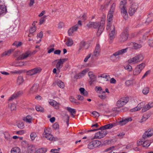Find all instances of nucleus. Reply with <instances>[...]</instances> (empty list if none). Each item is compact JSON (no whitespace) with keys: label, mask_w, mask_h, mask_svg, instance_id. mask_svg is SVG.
I'll return each mask as SVG.
<instances>
[{"label":"nucleus","mask_w":153,"mask_h":153,"mask_svg":"<svg viewBox=\"0 0 153 153\" xmlns=\"http://www.w3.org/2000/svg\"><path fill=\"white\" fill-rule=\"evenodd\" d=\"M43 135L44 137L51 141H54L55 140V138L51 134L48 133V131H47L45 129L44 130Z\"/></svg>","instance_id":"9"},{"label":"nucleus","mask_w":153,"mask_h":153,"mask_svg":"<svg viewBox=\"0 0 153 153\" xmlns=\"http://www.w3.org/2000/svg\"><path fill=\"white\" fill-rule=\"evenodd\" d=\"M24 125L23 122H19L18 124V127L21 129H22L24 127Z\"/></svg>","instance_id":"61"},{"label":"nucleus","mask_w":153,"mask_h":153,"mask_svg":"<svg viewBox=\"0 0 153 153\" xmlns=\"http://www.w3.org/2000/svg\"><path fill=\"white\" fill-rule=\"evenodd\" d=\"M114 125L112 124H108L105 125V129H110L113 127L114 126Z\"/></svg>","instance_id":"55"},{"label":"nucleus","mask_w":153,"mask_h":153,"mask_svg":"<svg viewBox=\"0 0 153 153\" xmlns=\"http://www.w3.org/2000/svg\"><path fill=\"white\" fill-rule=\"evenodd\" d=\"M39 86L36 84H34L31 87L29 91L30 94H33L36 93L38 91Z\"/></svg>","instance_id":"12"},{"label":"nucleus","mask_w":153,"mask_h":153,"mask_svg":"<svg viewBox=\"0 0 153 153\" xmlns=\"http://www.w3.org/2000/svg\"><path fill=\"white\" fill-rule=\"evenodd\" d=\"M104 137V135H102V132L101 131H99L96 133L94 136L91 139L92 140L96 139H99Z\"/></svg>","instance_id":"21"},{"label":"nucleus","mask_w":153,"mask_h":153,"mask_svg":"<svg viewBox=\"0 0 153 153\" xmlns=\"http://www.w3.org/2000/svg\"><path fill=\"white\" fill-rule=\"evenodd\" d=\"M153 20V14L151 13L149 14L148 17L146 21V23L148 25Z\"/></svg>","instance_id":"22"},{"label":"nucleus","mask_w":153,"mask_h":153,"mask_svg":"<svg viewBox=\"0 0 153 153\" xmlns=\"http://www.w3.org/2000/svg\"><path fill=\"white\" fill-rule=\"evenodd\" d=\"M14 50L13 49H10L8 51H5L2 54V56H9L13 52Z\"/></svg>","instance_id":"27"},{"label":"nucleus","mask_w":153,"mask_h":153,"mask_svg":"<svg viewBox=\"0 0 153 153\" xmlns=\"http://www.w3.org/2000/svg\"><path fill=\"white\" fill-rule=\"evenodd\" d=\"M46 17V16H43L41 18V19L40 20V21L39 22V24L40 25L42 24L45 21V18Z\"/></svg>","instance_id":"60"},{"label":"nucleus","mask_w":153,"mask_h":153,"mask_svg":"<svg viewBox=\"0 0 153 153\" xmlns=\"http://www.w3.org/2000/svg\"><path fill=\"white\" fill-rule=\"evenodd\" d=\"M113 13L108 12V13L107 15V20L109 22H110L112 20V18L113 16Z\"/></svg>","instance_id":"43"},{"label":"nucleus","mask_w":153,"mask_h":153,"mask_svg":"<svg viewBox=\"0 0 153 153\" xmlns=\"http://www.w3.org/2000/svg\"><path fill=\"white\" fill-rule=\"evenodd\" d=\"M150 108V107L149 105L147 104L145 106H143V108L142 109V111L143 112H144L149 110Z\"/></svg>","instance_id":"45"},{"label":"nucleus","mask_w":153,"mask_h":153,"mask_svg":"<svg viewBox=\"0 0 153 153\" xmlns=\"http://www.w3.org/2000/svg\"><path fill=\"white\" fill-rule=\"evenodd\" d=\"M24 62H15L13 63V65L16 67L22 66L24 65Z\"/></svg>","instance_id":"37"},{"label":"nucleus","mask_w":153,"mask_h":153,"mask_svg":"<svg viewBox=\"0 0 153 153\" xmlns=\"http://www.w3.org/2000/svg\"><path fill=\"white\" fill-rule=\"evenodd\" d=\"M116 104L117 106L119 108L122 107L124 105L122 102L120 100H119L117 102Z\"/></svg>","instance_id":"52"},{"label":"nucleus","mask_w":153,"mask_h":153,"mask_svg":"<svg viewBox=\"0 0 153 153\" xmlns=\"http://www.w3.org/2000/svg\"><path fill=\"white\" fill-rule=\"evenodd\" d=\"M102 77L103 78H105V81H108V78H109V76L106 75H105L104 74L101 75L100 76H98V77Z\"/></svg>","instance_id":"58"},{"label":"nucleus","mask_w":153,"mask_h":153,"mask_svg":"<svg viewBox=\"0 0 153 153\" xmlns=\"http://www.w3.org/2000/svg\"><path fill=\"white\" fill-rule=\"evenodd\" d=\"M151 142L150 141L148 140H146L145 141V140H143V147H149L150 144H151Z\"/></svg>","instance_id":"39"},{"label":"nucleus","mask_w":153,"mask_h":153,"mask_svg":"<svg viewBox=\"0 0 153 153\" xmlns=\"http://www.w3.org/2000/svg\"><path fill=\"white\" fill-rule=\"evenodd\" d=\"M120 100L121 101L124 105H125L128 102L129 100V98L128 97H123L121 98Z\"/></svg>","instance_id":"32"},{"label":"nucleus","mask_w":153,"mask_h":153,"mask_svg":"<svg viewBox=\"0 0 153 153\" xmlns=\"http://www.w3.org/2000/svg\"><path fill=\"white\" fill-rule=\"evenodd\" d=\"M59 125L57 123H56L53 125V128L54 129H56L59 128Z\"/></svg>","instance_id":"64"},{"label":"nucleus","mask_w":153,"mask_h":153,"mask_svg":"<svg viewBox=\"0 0 153 153\" xmlns=\"http://www.w3.org/2000/svg\"><path fill=\"white\" fill-rule=\"evenodd\" d=\"M110 31L109 34V39L111 40L114 39L115 38V28L114 25H111V27Z\"/></svg>","instance_id":"14"},{"label":"nucleus","mask_w":153,"mask_h":153,"mask_svg":"<svg viewBox=\"0 0 153 153\" xmlns=\"http://www.w3.org/2000/svg\"><path fill=\"white\" fill-rule=\"evenodd\" d=\"M24 81L22 76H19L18 77L17 79V83L19 85H20L22 84Z\"/></svg>","instance_id":"36"},{"label":"nucleus","mask_w":153,"mask_h":153,"mask_svg":"<svg viewBox=\"0 0 153 153\" xmlns=\"http://www.w3.org/2000/svg\"><path fill=\"white\" fill-rule=\"evenodd\" d=\"M78 28V25H76L70 28L68 31V35L70 36H73L74 32L76 31Z\"/></svg>","instance_id":"10"},{"label":"nucleus","mask_w":153,"mask_h":153,"mask_svg":"<svg viewBox=\"0 0 153 153\" xmlns=\"http://www.w3.org/2000/svg\"><path fill=\"white\" fill-rule=\"evenodd\" d=\"M127 0H121L119 5V8L127 7Z\"/></svg>","instance_id":"24"},{"label":"nucleus","mask_w":153,"mask_h":153,"mask_svg":"<svg viewBox=\"0 0 153 153\" xmlns=\"http://www.w3.org/2000/svg\"><path fill=\"white\" fill-rule=\"evenodd\" d=\"M31 54V52L29 51L23 53L20 56L17 58L18 60H22L24 59L27 57L29 56Z\"/></svg>","instance_id":"15"},{"label":"nucleus","mask_w":153,"mask_h":153,"mask_svg":"<svg viewBox=\"0 0 153 153\" xmlns=\"http://www.w3.org/2000/svg\"><path fill=\"white\" fill-rule=\"evenodd\" d=\"M16 94H14L12 95L8 99L9 101H12L15 98L17 97Z\"/></svg>","instance_id":"63"},{"label":"nucleus","mask_w":153,"mask_h":153,"mask_svg":"<svg viewBox=\"0 0 153 153\" xmlns=\"http://www.w3.org/2000/svg\"><path fill=\"white\" fill-rule=\"evenodd\" d=\"M43 36V33L42 31H41L39 33L37 34L36 37L37 39H38L39 38H40L39 40L37 41L36 42V43L38 44L41 41V39L42 38Z\"/></svg>","instance_id":"29"},{"label":"nucleus","mask_w":153,"mask_h":153,"mask_svg":"<svg viewBox=\"0 0 153 153\" xmlns=\"http://www.w3.org/2000/svg\"><path fill=\"white\" fill-rule=\"evenodd\" d=\"M120 100L121 101L124 105H125L128 102L129 100V98L128 97H123L121 98Z\"/></svg>","instance_id":"31"},{"label":"nucleus","mask_w":153,"mask_h":153,"mask_svg":"<svg viewBox=\"0 0 153 153\" xmlns=\"http://www.w3.org/2000/svg\"><path fill=\"white\" fill-rule=\"evenodd\" d=\"M37 136V134L35 132H32L30 135V138L32 140H34Z\"/></svg>","instance_id":"44"},{"label":"nucleus","mask_w":153,"mask_h":153,"mask_svg":"<svg viewBox=\"0 0 153 153\" xmlns=\"http://www.w3.org/2000/svg\"><path fill=\"white\" fill-rule=\"evenodd\" d=\"M56 83L58 86L61 88H63L65 87L64 83L60 80L57 81L56 82Z\"/></svg>","instance_id":"41"},{"label":"nucleus","mask_w":153,"mask_h":153,"mask_svg":"<svg viewBox=\"0 0 153 153\" xmlns=\"http://www.w3.org/2000/svg\"><path fill=\"white\" fill-rule=\"evenodd\" d=\"M153 135V129H149L145 131L143 134V139H146L147 138L151 137Z\"/></svg>","instance_id":"11"},{"label":"nucleus","mask_w":153,"mask_h":153,"mask_svg":"<svg viewBox=\"0 0 153 153\" xmlns=\"http://www.w3.org/2000/svg\"><path fill=\"white\" fill-rule=\"evenodd\" d=\"M124 68L126 70H127L129 71H131L132 70V67L131 66L128 64L124 67Z\"/></svg>","instance_id":"56"},{"label":"nucleus","mask_w":153,"mask_h":153,"mask_svg":"<svg viewBox=\"0 0 153 153\" xmlns=\"http://www.w3.org/2000/svg\"><path fill=\"white\" fill-rule=\"evenodd\" d=\"M67 109L69 112L71 113V114H75L76 113V111L74 109L71 108L69 107H67Z\"/></svg>","instance_id":"46"},{"label":"nucleus","mask_w":153,"mask_h":153,"mask_svg":"<svg viewBox=\"0 0 153 153\" xmlns=\"http://www.w3.org/2000/svg\"><path fill=\"white\" fill-rule=\"evenodd\" d=\"M36 30V27H31L29 30V32L30 33L32 34V36L33 35V33H34Z\"/></svg>","instance_id":"48"},{"label":"nucleus","mask_w":153,"mask_h":153,"mask_svg":"<svg viewBox=\"0 0 153 153\" xmlns=\"http://www.w3.org/2000/svg\"><path fill=\"white\" fill-rule=\"evenodd\" d=\"M62 66L63 64L59 61H58V62L56 65V67L57 70H59Z\"/></svg>","instance_id":"42"},{"label":"nucleus","mask_w":153,"mask_h":153,"mask_svg":"<svg viewBox=\"0 0 153 153\" xmlns=\"http://www.w3.org/2000/svg\"><path fill=\"white\" fill-rule=\"evenodd\" d=\"M99 22H90L87 24V26L89 28L93 27L94 28H97L99 26Z\"/></svg>","instance_id":"17"},{"label":"nucleus","mask_w":153,"mask_h":153,"mask_svg":"<svg viewBox=\"0 0 153 153\" xmlns=\"http://www.w3.org/2000/svg\"><path fill=\"white\" fill-rule=\"evenodd\" d=\"M47 149L45 148L39 149L36 151V153H45L47 152Z\"/></svg>","instance_id":"40"},{"label":"nucleus","mask_w":153,"mask_h":153,"mask_svg":"<svg viewBox=\"0 0 153 153\" xmlns=\"http://www.w3.org/2000/svg\"><path fill=\"white\" fill-rule=\"evenodd\" d=\"M89 47V44L87 42L83 41L82 42L80 43L78 51L79 52L83 48L85 49H87Z\"/></svg>","instance_id":"18"},{"label":"nucleus","mask_w":153,"mask_h":153,"mask_svg":"<svg viewBox=\"0 0 153 153\" xmlns=\"http://www.w3.org/2000/svg\"><path fill=\"white\" fill-rule=\"evenodd\" d=\"M120 100L121 101L124 105H125L128 102L129 100V98L128 97H123L121 98Z\"/></svg>","instance_id":"30"},{"label":"nucleus","mask_w":153,"mask_h":153,"mask_svg":"<svg viewBox=\"0 0 153 153\" xmlns=\"http://www.w3.org/2000/svg\"><path fill=\"white\" fill-rule=\"evenodd\" d=\"M144 105V102H142L139 103L136 107L134 108H133L130 110V111L131 112H134L136 111H138L140 110L142 107H143Z\"/></svg>","instance_id":"19"},{"label":"nucleus","mask_w":153,"mask_h":153,"mask_svg":"<svg viewBox=\"0 0 153 153\" xmlns=\"http://www.w3.org/2000/svg\"><path fill=\"white\" fill-rule=\"evenodd\" d=\"M90 80L89 81V83L90 85H91L93 82L96 81V76L92 72L90 71L88 73Z\"/></svg>","instance_id":"13"},{"label":"nucleus","mask_w":153,"mask_h":153,"mask_svg":"<svg viewBox=\"0 0 153 153\" xmlns=\"http://www.w3.org/2000/svg\"><path fill=\"white\" fill-rule=\"evenodd\" d=\"M128 34L126 30H125L120 36L119 40L121 42H124L128 39Z\"/></svg>","instance_id":"5"},{"label":"nucleus","mask_w":153,"mask_h":153,"mask_svg":"<svg viewBox=\"0 0 153 153\" xmlns=\"http://www.w3.org/2000/svg\"><path fill=\"white\" fill-rule=\"evenodd\" d=\"M128 49V48H126L119 50L115 52L110 57L111 59L113 62L116 61L117 59L118 60L119 59L120 57L119 56L122 55L126 53Z\"/></svg>","instance_id":"1"},{"label":"nucleus","mask_w":153,"mask_h":153,"mask_svg":"<svg viewBox=\"0 0 153 153\" xmlns=\"http://www.w3.org/2000/svg\"><path fill=\"white\" fill-rule=\"evenodd\" d=\"M6 6H0V14L5 13L7 12Z\"/></svg>","instance_id":"38"},{"label":"nucleus","mask_w":153,"mask_h":153,"mask_svg":"<svg viewBox=\"0 0 153 153\" xmlns=\"http://www.w3.org/2000/svg\"><path fill=\"white\" fill-rule=\"evenodd\" d=\"M139 7L137 2H133L131 5L128 10V13L130 16L133 15Z\"/></svg>","instance_id":"3"},{"label":"nucleus","mask_w":153,"mask_h":153,"mask_svg":"<svg viewBox=\"0 0 153 153\" xmlns=\"http://www.w3.org/2000/svg\"><path fill=\"white\" fill-rule=\"evenodd\" d=\"M74 42L72 39L71 38H68L67 42L66 43V45L67 46H71L73 44Z\"/></svg>","instance_id":"33"},{"label":"nucleus","mask_w":153,"mask_h":153,"mask_svg":"<svg viewBox=\"0 0 153 153\" xmlns=\"http://www.w3.org/2000/svg\"><path fill=\"white\" fill-rule=\"evenodd\" d=\"M99 28L98 30L97 34L100 35L103 30V28L102 25H99Z\"/></svg>","instance_id":"53"},{"label":"nucleus","mask_w":153,"mask_h":153,"mask_svg":"<svg viewBox=\"0 0 153 153\" xmlns=\"http://www.w3.org/2000/svg\"><path fill=\"white\" fill-rule=\"evenodd\" d=\"M149 88L148 87H146L144 88L143 90V93L144 94H146L149 93Z\"/></svg>","instance_id":"57"},{"label":"nucleus","mask_w":153,"mask_h":153,"mask_svg":"<svg viewBox=\"0 0 153 153\" xmlns=\"http://www.w3.org/2000/svg\"><path fill=\"white\" fill-rule=\"evenodd\" d=\"M36 109L38 111L42 112L43 111V108L39 106H37L36 107Z\"/></svg>","instance_id":"54"},{"label":"nucleus","mask_w":153,"mask_h":153,"mask_svg":"<svg viewBox=\"0 0 153 153\" xmlns=\"http://www.w3.org/2000/svg\"><path fill=\"white\" fill-rule=\"evenodd\" d=\"M32 120V117L30 115H27L23 118V120L24 121L29 123H31Z\"/></svg>","instance_id":"25"},{"label":"nucleus","mask_w":153,"mask_h":153,"mask_svg":"<svg viewBox=\"0 0 153 153\" xmlns=\"http://www.w3.org/2000/svg\"><path fill=\"white\" fill-rule=\"evenodd\" d=\"M101 51L100 46L99 44H97L96 46L95 50L92 54V57H95L99 56Z\"/></svg>","instance_id":"7"},{"label":"nucleus","mask_w":153,"mask_h":153,"mask_svg":"<svg viewBox=\"0 0 153 153\" xmlns=\"http://www.w3.org/2000/svg\"><path fill=\"white\" fill-rule=\"evenodd\" d=\"M49 103L56 109H58L59 108V103L54 100H50L49 102Z\"/></svg>","instance_id":"20"},{"label":"nucleus","mask_w":153,"mask_h":153,"mask_svg":"<svg viewBox=\"0 0 153 153\" xmlns=\"http://www.w3.org/2000/svg\"><path fill=\"white\" fill-rule=\"evenodd\" d=\"M34 148L33 147L31 146H29L27 148V150H23L22 153H32L33 151Z\"/></svg>","instance_id":"26"},{"label":"nucleus","mask_w":153,"mask_h":153,"mask_svg":"<svg viewBox=\"0 0 153 153\" xmlns=\"http://www.w3.org/2000/svg\"><path fill=\"white\" fill-rule=\"evenodd\" d=\"M79 90L82 94L86 96L88 95V93L87 91L84 88H81Z\"/></svg>","instance_id":"35"},{"label":"nucleus","mask_w":153,"mask_h":153,"mask_svg":"<svg viewBox=\"0 0 153 153\" xmlns=\"http://www.w3.org/2000/svg\"><path fill=\"white\" fill-rule=\"evenodd\" d=\"M145 63L143 62L137 65L133 70V75L135 76L138 75L145 67Z\"/></svg>","instance_id":"4"},{"label":"nucleus","mask_w":153,"mask_h":153,"mask_svg":"<svg viewBox=\"0 0 153 153\" xmlns=\"http://www.w3.org/2000/svg\"><path fill=\"white\" fill-rule=\"evenodd\" d=\"M115 4L114 3H113L112 4L111 9L109 11V12L113 13L114 12V10L115 7Z\"/></svg>","instance_id":"50"},{"label":"nucleus","mask_w":153,"mask_h":153,"mask_svg":"<svg viewBox=\"0 0 153 153\" xmlns=\"http://www.w3.org/2000/svg\"><path fill=\"white\" fill-rule=\"evenodd\" d=\"M10 107L11 111H14L16 109V106L14 103H11L10 105H9Z\"/></svg>","instance_id":"51"},{"label":"nucleus","mask_w":153,"mask_h":153,"mask_svg":"<svg viewBox=\"0 0 153 153\" xmlns=\"http://www.w3.org/2000/svg\"><path fill=\"white\" fill-rule=\"evenodd\" d=\"M143 59V55L141 54L137 55L129 59L128 61V63H137L142 61Z\"/></svg>","instance_id":"2"},{"label":"nucleus","mask_w":153,"mask_h":153,"mask_svg":"<svg viewBox=\"0 0 153 153\" xmlns=\"http://www.w3.org/2000/svg\"><path fill=\"white\" fill-rule=\"evenodd\" d=\"M100 142L99 140H95L90 142L88 144V147L89 149H92L97 147L100 144Z\"/></svg>","instance_id":"8"},{"label":"nucleus","mask_w":153,"mask_h":153,"mask_svg":"<svg viewBox=\"0 0 153 153\" xmlns=\"http://www.w3.org/2000/svg\"><path fill=\"white\" fill-rule=\"evenodd\" d=\"M64 26V23L63 22H60L58 25V27L59 29L62 28Z\"/></svg>","instance_id":"62"},{"label":"nucleus","mask_w":153,"mask_h":153,"mask_svg":"<svg viewBox=\"0 0 153 153\" xmlns=\"http://www.w3.org/2000/svg\"><path fill=\"white\" fill-rule=\"evenodd\" d=\"M119 8L120 9L122 15L125 19H127L128 18L127 7Z\"/></svg>","instance_id":"16"},{"label":"nucleus","mask_w":153,"mask_h":153,"mask_svg":"<svg viewBox=\"0 0 153 153\" xmlns=\"http://www.w3.org/2000/svg\"><path fill=\"white\" fill-rule=\"evenodd\" d=\"M68 60V59L67 58H64L62 59H56L55 61H54L53 62H55L57 61H59L63 64V63L66 61H67Z\"/></svg>","instance_id":"59"},{"label":"nucleus","mask_w":153,"mask_h":153,"mask_svg":"<svg viewBox=\"0 0 153 153\" xmlns=\"http://www.w3.org/2000/svg\"><path fill=\"white\" fill-rule=\"evenodd\" d=\"M132 45L133 46V48L135 49H137L142 47V45L141 44L135 43H132Z\"/></svg>","instance_id":"34"},{"label":"nucleus","mask_w":153,"mask_h":153,"mask_svg":"<svg viewBox=\"0 0 153 153\" xmlns=\"http://www.w3.org/2000/svg\"><path fill=\"white\" fill-rule=\"evenodd\" d=\"M42 70V69L41 68L36 67L28 71L27 72V74L28 75L32 76L36 74L40 73Z\"/></svg>","instance_id":"6"},{"label":"nucleus","mask_w":153,"mask_h":153,"mask_svg":"<svg viewBox=\"0 0 153 153\" xmlns=\"http://www.w3.org/2000/svg\"><path fill=\"white\" fill-rule=\"evenodd\" d=\"M132 120V118L131 117L126 118H123L121 121H120V123L122 125L126 124L128 122L131 121Z\"/></svg>","instance_id":"23"},{"label":"nucleus","mask_w":153,"mask_h":153,"mask_svg":"<svg viewBox=\"0 0 153 153\" xmlns=\"http://www.w3.org/2000/svg\"><path fill=\"white\" fill-rule=\"evenodd\" d=\"M11 153H21V150L18 147H15L13 148L11 151Z\"/></svg>","instance_id":"28"},{"label":"nucleus","mask_w":153,"mask_h":153,"mask_svg":"<svg viewBox=\"0 0 153 153\" xmlns=\"http://www.w3.org/2000/svg\"><path fill=\"white\" fill-rule=\"evenodd\" d=\"M150 30L146 32L143 36V39L144 40L146 39L150 35Z\"/></svg>","instance_id":"47"},{"label":"nucleus","mask_w":153,"mask_h":153,"mask_svg":"<svg viewBox=\"0 0 153 153\" xmlns=\"http://www.w3.org/2000/svg\"><path fill=\"white\" fill-rule=\"evenodd\" d=\"M22 44L21 42H19L18 43L17 41H15L13 44L12 45L13 46H15L16 47H18L21 46Z\"/></svg>","instance_id":"49"}]
</instances>
